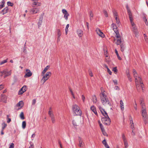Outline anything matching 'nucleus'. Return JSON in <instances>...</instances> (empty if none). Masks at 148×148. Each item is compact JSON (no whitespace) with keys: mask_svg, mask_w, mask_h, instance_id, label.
Listing matches in <instances>:
<instances>
[{"mask_svg":"<svg viewBox=\"0 0 148 148\" xmlns=\"http://www.w3.org/2000/svg\"><path fill=\"white\" fill-rule=\"evenodd\" d=\"M98 108L100 110V111L101 112V113L103 115V116L105 117H107L108 116L107 114V113H106V112L105 111V110L103 109L100 106H98Z\"/></svg>","mask_w":148,"mask_h":148,"instance_id":"nucleus-9","label":"nucleus"},{"mask_svg":"<svg viewBox=\"0 0 148 148\" xmlns=\"http://www.w3.org/2000/svg\"><path fill=\"white\" fill-rule=\"evenodd\" d=\"M89 15H90V19H91V18L92 17V18L93 17V14L92 13V11H90L89 12Z\"/></svg>","mask_w":148,"mask_h":148,"instance_id":"nucleus-46","label":"nucleus"},{"mask_svg":"<svg viewBox=\"0 0 148 148\" xmlns=\"http://www.w3.org/2000/svg\"><path fill=\"white\" fill-rule=\"evenodd\" d=\"M120 103L121 108L122 110H123L124 109V106L123 101L122 100L120 101Z\"/></svg>","mask_w":148,"mask_h":148,"instance_id":"nucleus-27","label":"nucleus"},{"mask_svg":"<svg viewBox=\"0 0 148 148\" xmlns=\"http://www.w3.org/2000/svg\"><path fill=\"white\" fill-rule=\"evenodd\" d=\"M38 11V10L37 8L32 9L30 10V12L33 14L37 13Z\"/></svg>","mask_w":148,"mask_h":148,"instance_id":"nucleus-21","label":"nucleus"},{"mask_svg":"<svg viewBox=\"0 0 148 148\" xmlns=\"http://www.w3.org/2000/svg\"><path fill=\"white\" fill-rule=\"evenodd\" d=\"M141 106V110L146 109L145 104V103L140 104Z\"/></svg>","mask_w":148,"mask_h":148,"instance_id":"nucleus-30","label":"nucleus"},{"mask_svg":"<svg viewBox=\"0 0 148 148\" xmlns=\"http://www.w3.org/2000/svg\"><path fill=\"white\" fill-rule=\"evenodd\" d=\"M14 144L13 143H12L10 144L9 148H14Z\"/></svg>","mask_w":148,"mask_h":148,"instance_id":"nucleus-59","label":"nucleus"},{"mask_svg":"<svg viewBox=\"0 0 148 148\" xmlns=\"http://www.w3.org/2000/svg\"><path fill=\"white\" fill-rule=\"evenodd\" d=\"M73 111L76 115H81L82 111L76 105H74L73 107Z\"/></svg>","mask_w":148,"mask_h":148,"instance_id":"nucleus-4","label":"nucleus"},{"mask_svg":"<svg viewBox=\"0 0 148 148\" xmlns=\"http://www.w3.org/2000/svg\"><path fill=\"white\" fill-rule=\"evenodd\" d=\"M48 114L49 116H50V118L54 116V114L53 112L49 111Z\"/></svg>","mask_w":148,"mask_h":148,"instance_id":"nucleus-32","label":"nucleus"},{"mask_svg":"<svg viewBox=\"0 0 148 148\" xmlns=\"http://www.w3.org/2000/svg\"><path fill=\"white\" fill-rule=\"evenodd\" d=\"M112 71H114V72H117V67H115L113 69Z\"/></svg>","mask_w":148,"mask_h":148,"instance_id":"nucleus-56","label":"nucleus"},{"mask_svg":"<svg viewBox=\"0 0 148 148\" xmlns=\"http://www.w3.org/2000/svg\"><path fill=\"white\" fill-rule=\"evenodd\" d=\"M107 70V71L108 72V73L110 75H111L112 74V72L110 71V69L108 68V69Z\"/></svg>","mask_w":148,"mask_h":148,"instance_id":"nucleus-61","label":"nucleus"},{"mask_svg":"<svg viewBox=\"0 0 148 148\" xmlns=\"http://www.w3.org/2000/svg\"><path fill=\"white\" fill-rule=\"evenodd\" d=\"M101 121L103 123L106 125H108L110 123V119L108 116L102 118L101 119Z\"/></svg>","mask_w":148,"mask_h":148,"instance_id":"nucleus-5","label":"nucleus"},{"mask_svg":"<svg viewBox=\"0 0 148 148\" xmlns=\"http://www.w3.org/2000/svg\"><path fill=\"white\" fill-rule=\"evenodd\" d=\"M77 33L79 37H81L83 35V31L81 29H78L77 31Z\"/></svg>","mask_w":148,"mask_h":148,"instance_id":"nucleus-17","label":"nucleus"},{"mask_svg":"<svg viewBox=\"0 0 148 148\" xmlns=\"http://www.w3.org/2000/svg\"><path fill=\"white\" fill-rule=\"evenodd\" d=\"M140 104L145 103L144 102V99L143 98H141L140 99Z\"/></svg>","mask_w":148,"mask_h":148,"instance_id":"nucleus-53","label":"nucleus"},{"mask_svg":"<svg viewBox=\"0 0 148 148\" xmlns=\"http://www.w3.org/2000/svg\"><path fill=\"white\" fill-rule=\"evenodd\" d=\"M113 28V29L114 30H117V27L115 25V24L114 23H112V25Z\"/></svg>","mask_w":148,"mask_h":148,"instance_id":"nucleus-37","label":"nucleus"},{"mask_svg":"<svg viewBox=\"0 0 148 148\" xmlns=\"http://www.w3.org/2000/svg\"><path fill=\"white\" fill-rule=\"evenodd\" d=\"M42 22V21H39V22L38 23V27H40V25H41V24Z\"/></svg>","mask_w":148,"mask_h":148,"instance_id":"nucleus-63","label":"nucleus"},{"mask_svg":"<svg viewBox=\"0 0 148 148\" xmlns=\"http://www.w3.org/2000/svg\"><path fill=\"white\" fill-rule=\"evenodd\" d=\"M102 133H103V135L104 136H107V133H106V132H105V130H103V131H102Z\"/></svg>","mask_w":148,"mask_h":148,"instance_id":"nucleus-62","label":"nucleus"},{"mask_svg":"<svg viewBox=\"0 0 148 148\" xmlns=\"http://www.w3.org/2000/svg\"><path fill=\"white\" fill-rule=\"evenodd\" d=\"M82 99L83 100V102L84 103L85 101V97L84 95H82Z\"/></svg>","mask_w":148,"mask_h":148,"instance_id":"nucleus-55","label":"nucleus"},{"mask_svg":"<svg viewBox=\"0 0 148 148\" xmlns=\"http://www.w3.org/2000/svg\"><path fill=\"white\" fill-rule=\"evenodd\" d=\"M8 9L7 7L5 8L1 11V13L3 15L6 14L7 12Z\"/></svg>","mask_w":148,"mask_h":148,"instance_id":"nucleus-22","label":"nucleus"},{"mask_svg":"<svg viewBox=\"0 0 148 148\" xmlns=\"http://www.w3.org/2000/svg\"><path fill=\"white\" fill-rule=\"evenodd\" d=\"M73 124L75 126H77L76 122L75 120H73L72 121Z\"/></svg>","mask_w":148,"mask_h":148,"instance_id":"nucleus-52","label":"nucleus"},{"mask_svg":"<svg viewBox=\"0 0 148 148\" xmlns=\"http://www.w3.org/2000/svg\"><path fill=\"white\" fill-rule=\"evenodd\" d=\"M92 101L94 103H96L97 101V98L96 95H94L92 96Z\"/></svg>","mask_w":148,"mask_h":148,"instance_id":"nucleus-28","label":"nucleus"},{"mask_svg":"<svg viewBox=\"0 0 148 148\" xmlns=\"http://www.w3.org/2000/svg\"><path fill=\"white\" fill-rule=\"evenodd\" d=\"M49 67V66L48 65L44 69V70L42 72V75H43L45 74V72L47 71Z\"/></svg>","mask_w":148,"mask_h":148,"instance_id":"nucleus-23","label":"nucleus"},{"mask_svg":"<svg viewBox=\"0 0 148 148\" xmlns=\"http://www.w3.org/2000/svg\"><path fill=\"white\" fill-rule=\"evenodd\" d=\"M144 37L146 41H147V35L145 34H144Z\"/></svg>","mask_w":148,"mask_h":148,"instance_id":"nucleus-60","label":"nucleus"},{"mask_svg":"<svg viewBox=\"0 0 148 148\" xmlns=\"http://www.w3.org/2000/svg\"><path fill=\"white\" fill-rule=\"evenodd\" d=\"M113 82L114 85H116L117 84V82L116 80H113Z\"/></svg>","mask_w":148,"mask_h":148,"instance_id":"nucleus-64","label":"nucleus"},{"mask_svg":"<svg viewBox=\"0 0 148 148\" xmlns=\"http://www.w3.org/2000/svg\"><path fill=\"white\" fill-rule=\"evenodd\" d=\"M114 32L116 34V37L117 38H120V35L118 30H114Z\"/></svg>","mask_w":148,"mask_h":148,"instance_id":"nucleus-29","label":"nucleus"},{"mask_svg":"<svg viewBox=\"0 0 148 148\" xmlns=\"http://www.w3.org/2000/svg\"><path fill=\"white\" fill-rule=\"evenodd\" d=\"M102 143L103 144V145L105 146V145H106L107 144V143L106 141V140L105 139L104 140L102 141Z\"/></svg>","mask_w":148,"mask_h":148,"instance_id":"nucleus-51","label":"nucleus"},{"mask_svg":"<svg viewBox=\"0 0 148 148\" xmlns=\"http://www.w3.org/2000/svg\"><path fill=\"white\" fill-rule=\"evenodd\" d=\"M143 120L145 124H146L148 123V116L143 117Z\"/></svg>","mask_w":148,"mask_h":148,"instance_id":"nucleus-24","label":"nucleus"},{"mask_svg":"<svg viewBox=\"0 0 148 148\" xmlns=\"http://www.w3.org/2000/svg\"><path fill=\"white\" fill-rule=\"evenodd\" d=\"M99 126H100V127L101 129V131H103L104 130V129L103 127V126L102 125V124H101V123L100 124Z\"/></svg>","mask_w":148,"mask_h":148,"instance_id":"nucleus-50","label":"nucleus"},{"mask_svg":"<svg viewBox=\"0 0 148 148\" xmlns=\"http://www.w3.org/2000/svg\"><path fill=\"white\" fill-rule=\"evenodd\" d=\"M103 13L104 14L105 16L107 17L108 16V14L106 10H104L103 11Z\"/></svg>","mask_w":148,"mask_h":148,"instance_id":"nucleus-43","label":"nucleus"},{"mask_svg":"<svg viewBox=\"0 0 148 148\" xmlns=\"http://www.w3.org/2000/svg\"><path fill=\"white\" fill-rule=\"evenodd\" d=\"M7 117H8L7 120V122L8 123H9L11 121V119L10 118H8V115H7Z\"/></svg>","mask_w":148,"mask_h":148,"instance_id":"nucleus-54","label":"nucleus"},{"mask_svg":"<svg viewBox=\"0 0 148 148\" xmlns=\"http://www.w3.org/2000/svg\"><path fill=\"white\" fill-rule=\"evenodd\" d=\"M127 76L128 78V79L131 82L132 81V79H131V76L130 75V74H129V73H128L127 74Z\"/></svg>","mask_w":148,"mask_h":148,"instance_id":"nucleus-38","label":"nucleus"},{"mask_svg":"<svg viewBox=\"0 0 148 148\" xmlns=\"http://www.w3.org/2000/svg\"><path fill=\"white\" fill-rule=\"evenodd\" d=\"M52 123H55V119L54 116L51 117Z\"/></svg>","mask_w":148,"mask_h":148,"instance_id":"nucleus-42","label":"nucleus"},{"mask_svg":"<svg viewBox=\"0 0 148 148\" xmlns=\"http://www.w3.org/2000/svg\"><path fill=\"white\" fill-rule=\"evenodd\" d=\"M126 8L127 10L128 14L129 16V18L132 19V18L133 17L132 14L128 5H127Z\"/></svg>","mask_w":148,"mask_h":148,"instance_id":"nucleus-14","label":"nucleus"},{"mask_svg":"<svg viewBox=\"0 0 148 148\" xmlns=\"http://www.w3.org/2000/svg\"><path fill=\"white\" fill-rule=\"evenodd\" d=\"M123 142L124 143V145L125 146V148H127L128 146L127 141L126 140L125 141H123Z\"/></svg>","mask_w":148,"mask_h":148,"instance_id":"nucleus-36","label":"nucleus"},{"mask_svg":"<svg viewBox=\"0 0 148 148\" xmlns=\"http://www.w3.org/2000/svg\"><path fill=\"white\" fill-rule=\"evenodd\" d=\"M141 113L142 117L148 116L146 109L141 110Z\"/></svg>","mask_w":148,"mask_h":148,"instance_id":"nucleus-15","label":"nucleus"},{"mask_svg":"<svg viewBox=\"0 0 148 148\" xmlns=\"http://www.w3.org/2000/svg\"><path fill=\"white\" fill-rule=\"evenodd\" d=\"M7 60H8V59H7L6 60H4L1 62V65H2L5 63L7 62Z\"/></svg>","mask_w":148,"mask_h":148,"instance_id":"nucleus-49","label":"nucleus"},{"mask_svg":"<svg viewBox=\"0 0 148 148\" xmlns=\"http://www.w3.org/2000/svg\"><path fill=\"white\" fill-rule=\"evenodd\" d=\"M136 87L137 89V90L138 91H140V88H141L142 90H143V84L141 83L140 84L139 81L136 82Z\"/></svg>","mask_w":148,"mask_h":148,"instance_id":"nucleus-8","label":"nucleus"},{"mask_svg":"<svg viewBox=\"0 0 148 148\" xmlns=\"http://www.w3.org/2000/svg\"><path fill=\"white\" fill-rule=\"evenodd\" d=\"M99 96L101 102L103 105L105 106L108 105L109 106H111V103H110L107 96L104 93V91L101 93L99 94Z\"/></svg>","mask_w":148,"mask_h":148,"instance_id":"nucleus-1","label":"nucleus"},{"mask_svg":"<svg viewBox=\"0 0 148 148\" xmlns=\"http://www.w3.org/2000/svg\"><path fill=\"white\" fill-rule=\"evenodd\" d=\"M78 140L79 143V146L80 147H82L84 145V143L83 142V141L81 138L79 137Z\"/></svg>","mask_w":148,"mask_h":148,"instance_id":"nucleus-19","label":"nucleus"},{"mask_svg":"<svg viewBox=\"0 0 148 148\" xmlns=\"http://www.w3.org/2000/svg\"><path fill=\"white\" fill-rule=\"evenodd\" d=\"M89 75L90 76L92 77L93 76L91 70H90L89 71Z\"/></svg>","mask_w":148,"mask_h":148,"instance_id":"nucleus-57","label":"nucleus"},{"mask_svg":"<svg viewBox=\"0 0 148 148\" xmlns=\"http://www.w3.org/2000/svg\"><path fill=\"white\" fill-rule=\"evenodd\" d=\"M61 35V33L60 30V29H58L57 30V35L58 38H59Z\"/></svg>","mask_w":148,"mask_h":148,"instance_id":"nucleus-40","label":"nucleus"},{"mask_svg":"<svg viewBox=\"0 0 148 148\" xmlns=\"http://www.w3.org/2000/svg\"><path fill=\"white\" fill-rule=\"evenodd\" d=\"M62 12L64 14V18H65L66 20H67L68 19V17L69 15V14L68 13L67 11L65 9H63L62 10Z\"/></svg>","mask_w":148,"mask_h":148,"instance_id":"nucleus-11","label":"nucleus"},{"mask_svg":"<svg viewBox=\"0 0 148 148\" xmlns=\"http://www.w3.org/2000/svg\"><path fill=\"white\" fill-rule=\"evenodd\" d=\"M30 144V146L28 148H34V146L33 143L32 142H30L29 143Z\"/></svg>","mask_w":148,"mask_h":148,"instance_id":"nucleus-44","label":"nucleus"},{"mask_svg":"<svg viewBox=\"0 0 148 148\" xmlns=\"http://www.w3.org/2000/svg\"><path fill=\"white\" fill-rule=\"evenodd\" d=\"M26 122L25 121H23L22 123V127L23 129H25L26 126Z\"/></svg>","mask_w":148,"mask_h":148,"instance_id":"nucleus-35","label":"nucleus"},{"mask_svg":"<svg viewBox=\"0 0 148 148\" xmlns=\"http://www.w3.org/2000/svg\"><path fill=\"white\" fill-rule=\"evenodd\" d=\"M90 109L95 114L97 115V113L96 111V108L94 106H91Z\"/></svg>","mask_w":148,"mask_h":148,"instance_id":"nucleus-18","label":"nucleus"},{"mask_svg":"<svg viewBox=\"0 0 148 148\" xmlns=\"http://www.w3.org/2000/svg\"><path fill=\"white\" fill-rule=\"evenodd\" d=\"M23 105V102L22 101H19L17 104L16 106L18 107H22Z\"/></svg>","mask_w":148,"mask_h":148,"instance_id":"nucleus-26","label":"nucleus"},{"mask_svg":"<svg viewBox=\"0 0 148 148\" xmlns=\"http://www.w3.org/2000/svg\"><path fill=\"white\" fill-rule=\"evenodd\" d=\"M7 97L6 96L4 95H2L1 98V101L6 103V102Z\"/></svg>","mask_w":148,"mask_h":148,"instance_id":"nucleus-20","label":"nucleus"},{"mask_svg":"<svg viewBox=\"0 0 148 148\" xmlns=\"http://www.w3.org/2000/svg\"><path fill=\"white\" fill-rule=\"evenodd\" d=\"M27 90V86H23L19 90L18 94L19 95H21L24 92Z\"/></svg>","mask_w":148,"mask_h":148,"instance_id":"nucleus-10","label":"nucleus"},{"mask_svg":"<svg viewBox=\"0 0 148 148\" xmlns=\"http://www.w3.org/2000/svg\"><path fill=\"white\" fill-rule=\"evenodd\" d=\"M2 130H3L7 126V125L6 123L3 122L2 123Z\"/></svg>","mask_w":148,"mask_h":148,"instance_id":"nucleus-31","label":"nucleus"},{"mask_svg":"<svg viewBox=\"0 0 148 148\" xmlns=\"http://www.w3.org/2000/svg\"><path fill=\"white\" fill-rule=\"evenodd\" d=\"M122 138L123 141L127 140L124 134H122Z\"/></svg>","mask_w":148,"mask_h":148,"instance_id":"nucleus-41","label":"nucleus"},{"mask_svg":"<svg viewBox=\"0 0 148 148\" xmlns=\"http://www.w3.org/2000/svg\"><path fill=\"white\" fill-rule=\"evenodd\" d=\"M115 53L117 55V56L118 57V59L120 60H121V58L119 56L118 53V52L117 50L116 49H115Z\"/></svg>","mask_w":148,"mask_h":148,"instance_id":"nucleus-34","label":"nucleus"},{"mask_svg":"<svg viewBox=\"0 0 148 148\" xmlns=\"http://www.w3.org/2000/svg\"><path fill=\"white\" fill-rule=\"evenodd\" d=\"M113 13L114 16H115V17H117V13L115 10H114L113 11Z\"/></svg>","mask_w":148,"mask_h":148,"instance_id":"nucleus-47","label":"nucleus"},{"mask_svg":"<svg viewBox=\"0 0 148 148\" xmlns=\"http://www.w3.org/2000/svg\"><path fill=\"white\" fill-rule=\"evenodd\" d=\"M26 71L27 73L25 75L24 77L26 78L31 76L32 75V73L28 69L26 70Z\"/></svg>","mask_w":148,"mask_h":148,"instance_id":"nucleus-13","label":"nucleus"},{"mask_svg":"<svg viewBox=\"0 0 148 148\" xmlns=\"http://www.w3.org/2000/svg\"><path fill=\"white\" fill-rule=\"evenodd\" d=\"M1 76H3L4 78H5L6 77L8 76L11 74V71H7L6 70H5L2 72H1Z\"/></svg>","mask_w":148,"mask_h":148,"instance_id":"nucleus-7","label":"nucleus"},{"mask_svg":"<svg viewBox=\"0 0 148 148\" xmlns=\"http://www.w3.org/2000/svg\"><path fill=\"white\" fill-rule=\"evenodd\" d=\"M105 56L106 57L105 60L108 63L110 61V60L109 59V58H108V56L107 55H106Z\"/></svg>","mask_w":148,"mask_h":148,"instance_id":"nucleus-39","label":"nucleus"},{"mask_svg":"<svg viewBox=\"0 0 148 148\" xmlns=\"http://www.w3.org/2000/svg\"><path fill=\"white\" fill-rule=\"evenodd\" d=\"M97 34L100 37L103 38L105 36L104 34L102 32L101 30L99 29H97L96 30Z\"/></svg>","mask_w":148,"mask_h":148,"instance_id":"nucleus-12","label":"nucleus"},{"mask_svg":"<svg viewBox=\"0 0 148 148\" xmlns=\"http://www.w3.org/2000/svg\"><path fill=\"white\" fill-rule=\"evenodd\" d=\"M134 102L135 103V106H134V108H135L136 110H137V104L135 101H134Z\"/></svg>","mask_w":148,"mask_h":148,"instance_id":"nucleus-58","label":"nucleus"},{"mask_svg":"<svg viewBox=\"0 0 148 148\" xmlns=\"http://www.w3.org/2000/svg\"><path fill=\"white\" fill-rule=\"evenodd\" d=\"M20 117L21 119L22 120L24 119L25 117L24 116V113L23 112H21L20 115Z\"/></svg>","mask_w":148,"mask_h":148,"instance_id":"nucleus-33","label":"nucleus"},{"mask_svg":"<svg viewBox=\"0 0 148 148\" xmlns=\"http://www.w3.org/2000/svg\"><path fill=\"white\" fill-rule=\"evenodd\" d=\"M51 75V73L50 72H48L43 76L42 79V80L43 81V84L50 77Z\"/></svg>","mask_w":148,"mask_h":148,"instance_id":"nucleus-6","label":"nucleus"},{"mask_svg":"<svg viewBox=\"0 0 148 148\" xmlns=\"http://www.w3.org/2000/svg\"><path fill=\"white\" fill-rule=\"evenodd\" d=\"M7 5L8 6H12L14 5V4L13 3H11L10 1H8L7 2Z\"/></svg>","mask_w":148,"mask_h":148,"instance_id":"nucleus-45","label":"nucleus"},{"mask_svg":"<svg viewBox=\"0 0 148 148\" xmlns=\"http://www.w3.org/2000/svg\"><path fill=\"white\" fill-rule=\"evenodd\" d=\"M117 38L118 39L117 40V41L116 42V44L117 45H120L121 44V42H123L121 40V38Z\"/></svg>","mask_w":148,"mask_h":148,"instance_id":"nucleus-25","label":"nucleus"},{"mask_svg":"<svg viewBox=\"0 0 148 148\" xmlns=\"http://www.w3.org/2000/svg\"><path fill=\"white\" fill-rule=\"evenodd\" d=\"M131 24L132 25V31L135 34V36L136 37H137L138 36V32L137 30V28H136L135 25L134 23L133 22V17L132 18V19L130 18Z\"/></svg>","mask_w":148,"mask_h":148,"instance_id":"nucleus-2","label":"nucleus"},{"mask_svg":"<svg viewBox=\"0 0 148 148\" xmlns=\"http://www.w3.org/2000/svg\"><path fill=\"white\" fill-rule=\"evenodd\" d=\"M132 72L134 77L135 78V82L139 81L140 84L142 83L143 84L141 78L140 76L138 75V74L136 70L135 69H133Z\"/></svg>","mask_w":148,"mask_h":148,"instance_id":"nucleus-3","label":"nucleus"},{"mask_svg":"<svg viewBox=\"0 0 148 148\" xmlns=\"http://www.w3.org/2000/svg\"><path fill=\"white\" fill-rule=\"evenodd\" d=\"M115 19L116 20V23H117L118 24H119L120 23V22L119 21V19L117 17H115Z\"/></svg>","mask_w":148,"mask_h":148,"instance_id":"nucleus-48","label":"nucleus"},{"mask_svg":"<svg viewBox=\"0 0 148 148\" xmlns=\"http://www.w3.org/2000/svg\"><path fill=\"white\" fill-rule=\"evenodd\" d=\"M120 45L121 48V50L122 52H123L125 49V45L124 42H121V44Z\"/></svg>","mask_w":148,"mask_h":148,"instance_id":"nucleus-16","label":"nucleus"}]
</instances>
